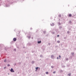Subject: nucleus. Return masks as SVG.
Returning <instances> with one entry per match:
<instances>
[{
    "label": "nucleus",
    "instance_id": "nucleus-22",
    "mask_svg": "<svg viewBox=\"0 0 76 76\" xmlns=\"http://www.w3.org/2000/svg\"><path fill=\"white\" fill-rule=\"evenodd\" d=\"M68 75L70 76V74H68Z\"/></svg>",
    "mask_w": 76,
    "mask_h": 76
},
{
    "label": "nucleus",
    "instance_id": "nucleus-2",
    "mask_svg": "<svg viewBox=\"0 0 76 76\" xmlns=\"http://www.w3.org/2000/svg\"><path fill=\"white\" fill-rule=\"evenodd\" d=\"M16 38H14L13 39V41H16Z\"/></svg>",
    "mask_w": 76,
    "mask_h": 76
},
{
    "label": "nucleus",
    "instance_id": "nucleus-6",
    "mask_svg": "<svg viewBox=\"0 0 76 76\" xmlns=\"http://www.w3.org/2000/svg\"><path fill=\"white\" fill-rule=\"evenodd\" d=\"M38 68V67H36L35 69H36V71H37V69Z\"/></svg>",
    "mask_w": 76,
    "mask_h": 76
},
{
    "label": "nucleus",
    "instance_id": "nucleus-1",
    "mask_svg": "<svg viewBox=\"0 0 76 76\" xmlns=\"http://www.w3.org/2000/svg\"><path fill=\"white\" fill-rule=\"evenodd\" d=\"M10 71L11 72H15V71H13V69L12 68L11 69Z\"/></svg>",
    "mask_w": 76,
    "mask_h": 76
},
{
    "label": "nucleus",
    "instance_id": "nucleus-4",
    "mask_svg": "<svg viewBox=\"0 0 76 76\" xmlns=\"http://www.w3.org/2000/svg\"><path fill=\"white\" fill-rule=\"evenodd\" d=\"M51 25L52 26H53L54 25V24L53 23H51Z\"/></svg>",
    "mask_w": 76,
    "mask_h": 76
},
{
    "label": "nucleus",
    "instance_id": "nucleus-18",
    "mask_svg": "<svg viewBox=\"0 0 76 76\" xmlns=\"http://www.w3.org/2000/svg\"><path fill=\"white\" fill-rule=\"evenodd\" d=\"M59 36V35H58V36H57L58 37Z\"/></svg>",
    "mask_w": 76,
    "mask_h": 76
},
{
    "label": "nucleus",
    "instance_id": "nucleus-15",
    "mask_svg": "<svg viewBox=\"0 0 76 76\" xmlns=\"http://www.w3.org/2000/svg\"><path fill=\"white\" fill-rule=\"evenodd\" d=\"M6 67H5L4 68L5 69H6Z\"/></svg>",
    "mask_w": 76,
    "mask_h": 76
},
{
    "label": "nucleus",
    "instance_id": "nucleus-20",
    "mask_svg": "<svg viewBox=\"0 0 76 76\" xmlns=\"http://www.w3.org/2000/svg\"><path fill=\"white\" fill-rule=\"evenodd\" d=\"M57 58V59H58V57Z\"/></svg>",
    "mask_w": 76,
    "mask_h": 76
},
{
    "label": "nucleus",
    "instance_id": "nucleus-19",
    "mask_svg": "<svg viewBox=\"0 0 76 76\" xmlns=\"http://www.w3.org/2000/svg\"><path fill=\"white\" fill-rule=\"evenodd\" d=\"M51 67L52 68H53V66H51Z\"/></svg>",
    "mask_w": 76,
    "mask_h": 76
},
{
    "label": "nucleus",
    "instance_id": "nucleus-17",
    "mask_svg": "<svg viewBox=\"0 0 76 76\" xmlns=\"http://www.w3.org/2000/svg\"><path fill=\"white\" fill-rule=\"evenodd\" d=\"M59 58H61V56L60 55L59 56Z\"/></svg>",
    "mask_w": 76,
    "mask_h": 76
},
{
    "label": "nucleus",
    "instance_id": "nucleus-14",
    "mask_svg": "<svg viewBox=\"0 0 76 76\" xmlns=\"http://www.w3.org/2000/svg\"><path fill=\"white\" fill-rule=\"evenodd\" d=\"M16 49H14V50L15 51H16Z\"/></svg>",
    "mask_w": 76,
    "mask_h": 76
},
{
    "label": "nucleus",
    "instance_id": "nucleus-9",
    "mask_svg": "<svg viewBox=\"0 0 76 76\" xmlns=\"http://www.w3.org/2000/svg\"><path fill=\"white\" fill-rule=\"evenodd\" d=\"M7 61H6V59H5V60H4V62H5L6 63V62Z\"/></svg>",
    "mask_w": 76,
    "mask_h": 76
},
{
    "label": "nucleus",
    "instance_id": "nucleus-7",
    "mask_svg": "<svg viewBox=\"0 0 76 76\" xmlns=\"http://www.w3.org/2000/svg\"><path fill=\"white\" fill-rule=\"evenodd\" d=\"M69 17H71L72 16V15L71 14H69Z\"/></svg>",
    "mask_w": 76,
    "mask_h": 76
},
{
    "label": "nucleus",
    "instance_id": "nucleus-21",
    "mask_svg": "<svg viewBox=\"0 0 76 76\" xmlns=\"http://www.w3.org/2000/svg\"><path fill=\"white\" fill-rule=\"evenodd\" d=\"M56 73V72H54L53 73H54H54Z\"/></svg>",
    "mask_w": 76,
    "mask_h": 76
},
{
    "label": "nucleus",
    "instance_id": "nucleus-16",
    "mask_svg": "<svg viewBox=\"0 0 76 76\" xmlns=\"http://www.w3.org/2000/svg\"><path fill=\"white\" fill-rule=\"evenodd\" d=\"M34 63V61H32V63Z\"/></svg>",
    "mask_w": 76,
    "mask_h": 76
},
{
    "label": "nucleus",
    "instance_id": "nucleus-24",
    "mask_svg": "<svg viewBox=\"0 0 76 76\" xmlns=\"http://www.w3.org/2000/svg\"><path fill=\"white\" fill-rule=\"evenodd\" d=\"M54 33H53V34H54Z\"/></svg>",
    "mask_w": 76,
    "mask_h": 76
},
{
    "label": "nucleus",
    "instance_id": "nucleus-11",
    "mask_svg": "<svg viewBox=\"0 0 76 76\" xmlns=\"http://www.w3.org/2000/svg\"><path fill=\"white\" fill-rule=\"evenodd\" d=\"M46 74H48V72H46Z\"/></svg>",
    "mask_w": 76,
    "mask_h": 76
},
{
    "label": "nucleus",
    "instance_id": "nucleus-8",
    "mask_svg": "<svg viewBox=\"0 0 76 76\" xmlns=\"http://www.w3.org/2000/svg\"><path fill=\"white\" fill-rule=\"evenodd\" d=\"M41 41H38V43H41Z\"/></svg>",
    "mask_w": 76,
    "mask_h": 76
},
{
    "label": "nucleus",
    "instance_id": "nucleus-23",
    "mask_svg": "<svg viewBox=\"0 0 76 76\" xmlns=\"http://www.w3.org/2000/svg\"><path fill=\"white\" fill-rule=\"evenodd\" d=\"M67 33H69V31H68V32H67Z\"/></svg>",
    "mask_w": 76,
    "mask_h": 76
},
{
    "label": "nucleus",
    "instance_id": "nucleus-10",
    "mask_svg": "<svg viewBox=\"0 0 76 76\" xmlns=\"http://www.w3.org/2000/svg\"><path fill=\"white\" fill-rule=\"evenodd\" d=\"M17 48H19V46H17Z\"/></svg>",
    "mask_w": 76,
    "mask_h": 76
},
{
    "label": "nucleus",
    "instance_id": "nucleus-13",
    "mask_svg": "<svg viewBox=\"0 0 76 76\" xmlns=\"http://www.w3.org/2000/svg\"><path fill=\"white\" fill-rule=\"evenodd\" d=\"M7 66H8V67H9V66H10V64H8Z\"/></svg>",
    "mask_w": 76,
    "mask_h": 76
},
{
    "label": "nucleus",
    "instance_id": "nucleus-25",
    "mask_svg": "<svg viewBox=\"0 0 76 76\" xmlns=\"http://www.w3.org/2000/svg\"><path fill=\"white\" fill-rule=\"evenodd\" d=\"M1 0H0V1H1Z\"/></svg>",
    "mask_w": 76,
    "mask_h": 76
},
{
    "label": "nucleus",
    "instance_id": "nucleus-3",
    "mask_svg": "<svg viewBox=\"0 0 76 76\" xmlns=\"http://www.w3.org/2000/svg\"><path fill=\"white\" fill-rule=\"evenodd\" d=\"M10 6V4H9L8 5L7 4L6 5V7H9Z\"/></svg>",
    "mask_w": 76,
    "mask_h": 76
},
{
    "label": "nucleus",
    "instance_id": "nucleus-12",
    "mask_svg": "<svg viewBox=\"0 0 76 76\" xmlns=\"http://www.w3.org/2000/svg\"><path fill=\"white\" fill-rule=\"evenodd\" d=\"M57 42H58V43H59L60 42L59 41H57Z\"/></svg>",
    "mask_w": 76,
    "mask_h": 76
},
{
    "label": "nucleus",
    "instance_id": "nucleus-5",
    "mask_svg": "<svg viewBox=\"0 0 76 76\" xmlns=\"http://www.w3.org/2000/svg\"><path fill=\"white\" fill-rule=\"evenodd\" d=\"M51 58H53L54 57V56L53 55H51Z\"/></svg>",
    "mask_w": 76,
    "mask_h": 76
}]
</instances>
